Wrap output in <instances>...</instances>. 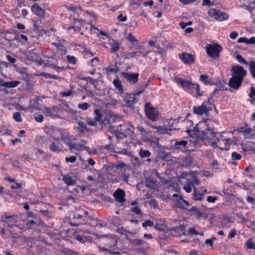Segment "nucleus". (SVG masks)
I'll use <instances>...</instances> for the list:
<instances>
[{
  "label": "nucleus",
  "instance_id": "f257e3e1",
  "mask_svg": "<svg viewBox=\"0 0 255 255\" xmlns=\"http://www.w3.org/2000/svg\"><path fill=\"white\" fill-rule=\"evenodd\" d=\"M104 247H99L100 251H105L111 254H120L117 247L118 239L115 235L103 236L101 239Z\"/></svg>",
  "mask_w": 255,
  "mask_h": 255
},
{
  "label": "nucleus",
  "instance_id": "f03ea898",
  "mask_svg": "<svg viewBox=\"0 0 255 255\" xmlns=\"http://www.w3.org/2000/svg\"><path fill=\"white\" fill-rule=\"evenodd\" d=\"M197 138L202 141L207 140L211 146L213 148L218 147L217 143L219 141V139L216 136V133L212 128L199 131L197 134Z\"/></svg>",
  "mask_w": 255,
  "mask_h": 255
},
{
  "label": "nucleus",
  "instance_id": "7ed1b4c3",
  "mask_svg": "<svg viewBox=\"0 0 255 255\" xmlns=\"http://www.w3.org/2000/svg\"><path fill=\"white\" fill-rule=\"evenodd\" d=\"M150 80H148L145 85H142L140 88V90L135 91L132 94H126L127 96L124 97V102L125 105L130 108H133L134 106L138 102V99L136 96L141 94L148 86Z\"/></svg>",
  "mask_w": 255,
  "mask_h": 255
},
{
  "label": "nucleus",
  "instance_id": "20e7f679",
  "mask_svg": "<svg viewBox=\"0 0 255 255\" xmlns=\"http://www.w3.org/2000/svg\"><path fill=\"white\" fill-rule=\"evenodd\" d=\"M88 215L87 211L75 212L73 219L70 222V224L73 226H77L85 223L88 220Z\"/></svg>",
  "mask_w": 255,
  "mask_h": 255
},
{
  "label": "nucleus",
  "instance_id": "39448f33",
  "mask_svg": "<svg viewBox=\"0 0 255 255\" xmlns=\"http://www.w3.org/2000/svg\"><path fill=\"white\" fill-rule=\"evenodd\" d=\"M212 97H209L208 101H205L200 106L193 107V112L198 115L207 114L212 110V106H214L211 102Z\"/></svg>",
  "mask_w": 255,
  "mask_h": 255
},
{
  "label": "nucleus",
  "instance_id": "423d86ee",
  "mask_svg": "<svg viewBox=\"0 0 255 255\" xmlns=\"http://www.w3.org/2000/svg\"><path fill=\"white\" fill-rule=\"evenodd\" d=\"M76 140V139L75 138L71 135H70L66 132L64 136H63L62 139L61 140L64 144L68 145L70 151H73L74 150H79L83 149L84 148L83 147H84V146L74 143V141Z\"/></svg>",
  "mask_w": 255,
  "mask_h": 255
},
{
  "label": "nucleus",
  "instance_id": "0eeeda50",
  "mask_svg": "<svg viewBox=\"0 0 255 255\" xmlns=\"http://www.w3.org/2000/svg\"><path fill=\"white\" fill-rule=\"evenodd\" d=\"M222 50V47L217 43L209 44L206 45L207 54L214 59H217L219 57V54Z\"/></svg>",
  "mask_w": 255,
  "mask_h": 255
},
{
  "label": "nucleus",
  "instance_id": "6e6552de",
  "mask_svg": "<svg viewBox=\"0 0 255 255\" xmlns=\"http://www.w3.org/2000/svg\"><path fill=\"white\" fill-rule=\"evenodd\" d=\"M144 110L147 118L152 121L158 119V113L150 103H146L144 106Z\"/></svg>",
  "mask_w": 255,
  "mask_h": 255
},
{
  "label": "nucleus",
  "instance_id": "1a4fd4ad",
  "mask_svg": "<svg viewBox=\"0 0 255 255\" xmlns=\"http://www.w3.org/2000/svg\"><path fill=\"white\" fill-rule=\"evenodd\" d=\"M208 13L210 17L219 21L226 20L228 18V15L226 13L216 8L210 9L208 11Z\"/></svg>",
  "mask_w": 255,
  "mask_h": 255
},
{
  "label": "nucleus",
  "instance_id": "9d476101",
  "mask_svg": "<svg viewBox=\"0 0 255 255\" xmlns=\"http://www.w3.org/2000/svg\"><path fill=\"white\" fill-rule=\"evenodd\" d=\"M68 106L67 104L59 105L58 106L53 107V117H57L61 119H66L67 117V110Z\"/></svg>",
  "mask_w": 255,
  "mask_h": 255
},
{
  "label": "nucleus",
  "instance_id": "9b49d317",
  "mask_svg": "<svg viewBox=\"0 0 255 255\" xmlns=\"http://www.w3.org/2000/svg\"><path fill=\"white\" fill-rule=\"evenodd\" d=\"M232 76L243 80L244 77L247 75V71L243 67L240 66H234L231 69Z\"/></svg>",
  "mask_w": 255,
  "mask_h": 255
},
{
  "label": "nucleus",
  "instance_id": "f8f14e48",
  "mask_svg": "<svg viewBox=\"0 0 255 255\" xmlns=\"http://www.w3.org/2000/svg\"><path fill=\"white\" fill-rule=\"evenodd\" d=\"M173 81L177 84L180 85L184 90L187 91H188L194 86V84L187 80H183L180 78L176 77L174 79Z\"/></svg>",
  "mask_w": 255,
  "mask_h": 255
},
{
  "label": "nucleus",
  "instance_id": "ddd939ff",
  "mask_svg": "<svg viewBox=\"0 0 255 255\" xmlns=\"http://www.w3.org/2000/svg\"><path fill=\"white\" fill-rule=\"evenodd\" d=\"M130 129L128 125L126 124L125 123L120 124L117 127H116V131L117 132V135H116V137L117 139L120 138V135H124L126 137V134L128 133V130Z\"/></svg>",
  "mask_w": 255,
  "mask_h": 255
},
{
  "label": "nucleus",
  "instance_id": "4468645a",
  "mask_svg": "<svg viewBox=\"0 0 255 255\" xmlns=\"http://www.w3.org/2000/svg\"><path fill=\"white\" fill-rule=\"evenodd\" d=\"M121 75L127 81L132 84H136L138 80V73H128L125 72H121Z\"/></svg>",
  "mask_w": 255,
  "mask_h": 255
},
{
  "label": "nucleus",
  "instance_id": "2eb2a0df",
  "mask_svg": "<svg viewBox=\"0 0 255 255\" xmlns=\"http://www.w3.org/2000/svg\"><path fill=\"white\" fill-rule=\"evenodd\" d=\"M179 57L185 64H192L194 63L195 59L194 55L187 52H183L179 54Z\"/></svg>",
  "mask_w": 255,
  "mask_h": 255
},
{
  "label": "nucleus",
  "instance_id": "dca6fc26",
  "mask_svg": "<svg viewBox=\"0 0 255 255\" xmlns=\"http://www.w3.org/2000/svg\"><path fill=\"white\" fill-rule=\"evenodd\" d=\"M67 110V117L66 119L71 121L73 122L79 120L80 113L76 110H73L69 106Z\"/></svg>",
  "mask_w": 255,
  "mask_h": 255
},
{
  "label": "nucleus",
  "instance_id": "f3484780",
  "mask_svg": "<svg viewBox=\"0 0 255 255\" xmlns=\"http://www.w3.org/2000/svg\"><path fill=\"white\" fill-rule=\"evenodd\" d=\"M0 232L6 238L18 239L19 238V235L18 234L13 232L10 227L9 228L2 229Z\"/></svg>",
  "mask_w": 255,
  "mask_h": 255
},
{
  "label": "nucleus",
  "instance_id": "a211bd4d",
  "mask_svg": "<svg viewBox=\"0 0 255 255\" xmlns=\"http://www.w3.org/2000/svg\"><path fill=\"white\" fill-rule=\"evenodd\" d=\"M88 233L87 231L80 230L79 232L77 231L75 232L74 237L76 240L80 243H84L88 241V238L86 236V235Z\"/></svg>",
  "mask_w": 255,
  "mask_h": 255
},
{
  "label": "nucleus",
  "instance_id": "6ab92c4d",
  "mask_svg": "<svg viewBox=\"0 0 255 255\" xmlns=\"http://www.w3.org/2000/svg\"><path fill=\"white\" fill-rule=\"evenodd\" d=\"M125 192L121 189H118L114 193V197L116 200L119 203H123L126 201L125 199Z\"/></svg>",
  "mask_w": 255,
  "mask_h": 255
},
{
  "label": "nucleus",
  "instance_id": "aec40b11",
  "mask_svg": "<svg viewBox=\"0 0 255 255\" xmlns=\"http://www.w3.org/2000/svg\"><path fill=\"white\" fill-rule=\"evenodd\" d=\"M243 81L240 79L232 76L229 80V85L233 89H238L241 86Z\"/></svg>",
  "mask_w": 255,
  "mask_h": 255
},
{
  "label": "nucleus",
  "instance_id": "412c9836",
  "mask_svg": "<svg viewBox=\"0 0 255 255\" xmlns=\"http://www.w3.org/2000/svg\"><path fill=\"white\" fill-rule=\"evenodd\" d=\"M31 9L32 12L40 17H44L45 16V10L40 7L39 5L35 3L33 4V5L31 7Z\"/></svg>",
  "mask_w": 255,
  "mask_h": 255
},
{
  "label": "nucleus",
  "instance_id": "4be33fe9",
  "mask_svg": "<svg viewBox=\"0 0 255 255\" xmlns=\"http://www.w3.org/2000/svg\"><path fill=\"white\" fill-rule=\"evenodd\" d=\"M150 50H145V49H143L142 51H137L134 52H131L128 54H127L126 58H131L135 57L136 56H139L141 55H142L143 56H145L147 55Z\"/></svg>",
  "mask_w": 255,
  "mask_h": 255
},
{
  "label": "nucleus",
  "instance_id": "5701e85b",
  "mask_svg": "<svg viewBox=\"0 0 255 255\" xmlns=\"http://www.w3.org/2000/svg\"><path fill=\"white\" fill-rule=\"evenodd\" d=\"M83 118L80 117L78 122V126L76 128L78 131L81 133H85L89 131L88 128L86 126V123L83 121Z\"/></svg>",
  "mask_w": 255,
  "mask_h": 255
},
{
  "label": "nucleus",
  "instance_id": "b1692460",
  "mask_svg": "<svg viewBox=\"0 0 255 255\" xmlns=\"http://www.w3.org/2000/svg\"><path fill=\"white\" fill-rule=\"evenodd\" d=\"M94 120L96 121V122H98L101 124H105V122L107 121L108 123H109L110 121L107 117L105 118L104 120L102 119V115L100 111L98 109H96L94 110Z\"/></svg>",
  "mask_w": 255,
  "mask_h": 255
},
{
  "label": "nucleus",
  "instance_id": "393cba45",
  "mask_svg": "<svg viewBox=\"0 0 255 255\" xmlns=\"http://www.w3.org/2000/svg\"><path fill=\"white\" fill-rule=\"evenodd\" d=\"M66 133L64 130L55 129L52 131V136L56 140H59V139L62 140L63 136H64Z\"/></svg>",
  "mask_w": 255,
  "mask_h": 255
},
{
  "label": "nucleus",
  "instance_id": "a878e982",
  "mask_svg": "<svg viewBox=\"0 0 255 255\" xmlns=\"http://www.w3.org/2000/svg\"><path fill=\"white\" fill-rule=\"evenodd\" d=\"M225 85L226 82L225 81H219L218 83L217 84V87L215 88L213 92L210 95V97H212V98L217 91H224L227 90V89L225 87Z\"/></svg>",
  "mask_w": 255,
  "mask_h": 255
},
{
  "label": "nucleus",
  "instance_id": "bb28decb",
  "mask_svg": "<svg viewBox=\"0 0 255 255\" xmlns=\"http://www.w3.org/2000/svg\"><path fill=\"white\" fill-rule=\"evenodd\" d=\"M62 180L67 186H72L76 184V180L69 174L63 175Z\"/></svg>",
  "mask_w": 255,
  "mask_h": 255
},
{
  "label": "nucleus",
  "instance_id": "cd10ccee",
  "mask_svg": "<svg viewBox=\"0 0 255 255\" xmlns=\"http://www.w3.org/2000/svg\"><path fill=\"white\" fill-rule=\"evenodd\" d=\"M113 84L116 90L118 91L119 94L121 95L124 94V87L119 78L115 79L113 81Z\"/></svg>",
  "mask_w": 255,
  "mask_h": 255
},
{
  "label": "nucleus",
  "instance_id": "c85d7f7f",
  "mask_svg": "<svg viewBox=\"0 0 255 255\" xmlns=\"http://www.w3.org/2000/svg\"><path fill=\"white\" fill-rule=\"evenodd\" d=\"M153 227L155 229L161 231H164L166 228L164 221L162 220H156L155 223H154Z\"/></svg>",
  "mask_w": 255,
  "mask_h": 255
},
{
  "label": "nucleus",
  "instance_id": "c756f323",
  "mask_svg": "<svg viewBox=\"0 0 255 255\" xmlns=\"http://www.w3.org/2000/svg\"><path fill=\"white\" fill-rule=\"evenodd\" d=\"M109 44L111 46L110 50L112 53L117 52L120 48V43L114 39L111 40L109 42Z\"/></svg>",
  "mask_w": 255,
  "mask_h": 255
},
{
  "label": "nucleus",
  "instance_id": "7c9ffc66",
  "mask_svg": "<svg viewBox=\"0 0 255 255\" xmlns=\"http://www.w3.org/2000/svg\"><path fill=\"white\" fill-rule=\"evenodd\" d=\"M136 202H132L131 203V207H130V210L132 212L135 213L136 215H138L139 217L141 216L142 212L140 208L136 205Z\"/></svg>",
  "mask_w": 255,
  "mask_h": 255
},
{
  "label": "nucleus",
  "instance_id": "2f4dec72",
  "mask_svg": "<svg viewBox=\"0 0 255 255\" xmlns=\"http://www.w3.org/2000/svg\"><path fill=\"white\" fill-rule=\"evenodd\" d=\"M187 143L188 142L186 140L177 141L174 143V147L176 149H182L186 147Z\"/></svg>",
  "mask_w": 255,
  "mask_h": 255
},
{
  "label": "nucleus",
  "instance_id": "473e14b6",
  "mask_svg": "<svg viewBox=\"0 0 255 255\" xmlns=\"http://www.w3.org/2000/svg\"><path fill=\"white\" fill-rule=\"evenodd\" d=\"M172 231L177 233L180 236L186 235L185 227L183 225H180L178 227H174L172 228Z\"/></svg>",
  "mask_w": 255,
  "mask_h": 255
},
{
  "label": "nucleus",
  "instance_id": "72a5a7b5",
  "mask_svg": "<svg viewBox=\"0 0 255 255\" xmlns=\"http://www.w3.org/2000/svg\"><path fill=\"white\" fill-rule=\"evenodd\" d=\"M20 83V82L18 81L5 82V83L4 84V87L8 88H14L18 86Z\"/></svg>",
  "mask_w": 255,
  "mask_h": 255
},
{
  "label": "nucleus",
  "instance_id": "f704fd0d",
  "mask_svg": "<svg viewBox=\"0 0 255 255\" xmlns=\"http://www.w3.org/2000/svg\"><path fill=\"white\" fill-rule=\"evenodd\" d=\"M49 149L51 151L53 152H60L62 151L60 147L56 144L55 142H52L49 146Z\"/></svg>",
  "mask_w": 255,
  "mask_h": 255
},
{
  "label": "nucleus",
  "instance_id": "c9c22d12",
  "mask_svg": "<svg viewBox=\"0 0 255 255\" xmlns=\"http://www.w3.org/2000/svg\"><path fill=\"white\" fill-rule=\"evenodd\" d=\"M53 107L52 108H44L43 113L47 117H53Z\"/></svg>",
  "mask_w": 255,
  "mask_h": 255
},
{
  "label": "nucleus",
  "instance_id": "e433bc0d",
  "mask_svg": "<svg viewBox=\"0 0 255 255\" xmlns=\"http://www.w3.org/2000/svg\"><path fill=\"white\" fill-rule=\"evenodd\" d=\"M139 155L142 158L149 157L151 155V153L147 150L140 149Z\"/></svg>",
  "mask_w": 255,
  "mask_h": 255
},
{
  "label": "nucleus",
  "instance_id": "4c0bfd02",
  "mask_svg": "<svg viewBox=\"0 0 255 255\" xmlns=\"http://www.w3.org/2000/svg\"><path fill=\"white\" fill-rule=\"evenodd\" d=\"M193 199L194 200L201 201L202 200L204 194L200 193L194 190L193 193Z\"/></svg>",
  "mask_w": 255,
  "mask_h": 255
},
{
  "label": "nucleus",
  "instance_id": "58836bf2",
  "mask_svg": "<svg viewBox=\"0 0 255 255\" xmlns=\"http://www.w3.org/2000/svg\"><path fill=\"white\" fill-rule=\"evenodd\" d=\"M250 71L252 76L255 78V61H252L249 64Z\"/></svg>",
  "mask_w": 255,
  "mask_h": 255
},
{
  "label": "nucleus",
  "instance_id": "ea45409f",
  "mask_svg": "<svg viewBox=\"0 0 255 255\" xmlns=\"http://www.w3.org/2000/svg\"><path fill=\"white\" fill-rule=\"evenodd\" d=\"M253 129L251 128H247L244 130V135L247 137H251L252 136L254 135Z\"/></svg>",
  "mask_w": 255,
  "mask_h": 255
},
{
  "label": "nucleus",
  "instance_id": "a19ab883",
  "mask_svg": "<svg viewBox=\"0 0 255 255\" xmlns=\"http://www.w3.org/2000/svg\"><path fill=\"white\" fill-rule=\"evenodd\" d=\"M200 80L203 82L205 85H208L210 83V80L206 75H201L200 77Z\"/></svg>",
  "mask_w": 255,
  "mask_h": 255
},
{
  "label": "nucleus",
  "instance_id": "79ce46f5",
  "mask_svg": "<svg viewBox=\"0 0 255 255\" xmlns=\"http://www.w3.org/2000/svg\"><path fill=\"white\" fill-rule=\"evenodd\" d=\"M71 90L67 91L61 92L60 93V95L62 97H68L71 96L72 94H73V92L72 91V89H73V87L72 85L70 86Z\"/></svg>",
  "mask_w": 255,
  "mask_h": 255
},
{
  "label": "nucleus",
  "instance_id": "37998d69",
  "mask_svg": "<svg viewBox=\"0 0 255 255\" xmlns=\"http://www.w3.org/2000/svg\"><path fill=\"white\" fill-rule=\"evenodd\" d=\"M151 144H153L157 147L158 148H160V145L159 143V138L157 137L152 138L150 141Z\"/></svg>",
  "mask_w": 255,
  "mask_h": 255
},
{
  "label": "nucleus",
  "instance_id": "c03bdc74",
  "mask_svg": "<svg viewBox=\"0 0 255 255\" xmlns=\"http://www.w3.org/2000/svg\"><path fill=\"white\" fill-rule=\"evenodd\" d=\"M250 97L251 99V102L253 103L255 101V88L254 87L250 88V93L249 94Z\"/></svg>",
  "mask_w": 255,
  "mask_h": 255
},
{
  "label": "nucleus",
  "instance_id": "a18cd8bd",
  "mask_svg": "<svg viewBox=\"0 0 255 255\" xmlns=\"http://www.w3.org/2000/svg\"><path fill=\"white\" fill-rule=\"evenodd\" d=\"M13 119L17 122H21L22 120L21 117V115L19 112H15L13 114Z\"/></svg>",
  "mask_w": 255,
  "mask_h": 255
},
{
  "label": "nucleus",
  "instance_id": "49530a36",
  "mask_svg": "<svg viewBox=\"0 0 255 255\" xmlns=\"http://www.w3.org/2000/svg\"><path fill=\"white\" fill-rule=\"evenodd\" d=\"M68 9L70 11H72L76 13H78L79 12L81 11V8L79 5H78V6H73V5L70 6L68 7Z\"/></svg>",
  "mask_w": 255,
  "mask_h": 255
},
{
  "label": "nucleus",
  "instance_id": "de8ad7c7",
  "mask_svg": "<svg viewBox=\"0 0 255 255\" xmlns=\"http://www.w3.org/2000/svg\"><path fill=\"white\" fill-rule=\"evenodd\" d=\"M90 107V104L86 102L82 104H79L78 105V107L83 111L87 110Z\"/></svg>",
  "mask_w": 255,
  "mask_h": 255
},
{
  "label": "nucleus",
  "instance_id": "09e8293b",
  "mask_svg": "<svg viewBox=\"0 0 255 255\" xmlns=\"http://www.w3.org/2000/svg\"><path fill=\"white\" fill-rule=\"evenodd\" d=\"M242 158V155L237 153V152H233L232 153V159L233 160H238L241 159Z\"/></svg>",
  "mask_w": 255,
  "mask_h": 255
},
{
  "label": "nucleus",
  "instance_id": "8fccbe9b",
  "mask_svg": "<svg viewBox=\"0 0 255 255\" xmlns=\"http://www.w3.org/2000/svg\"><path fill=\"white\" fill-rule=\"evenodd\" d=\"M192 88H194L196 91V97L198 96H202L203 95V93L200 91V87L199 85L195 84L194 87Z\"/></svg>",
  "mask_w": 255,
  "mask_h": 255
},
{
  "label": "nucleus",
  "instance_id": "3c124183",
  "mask_svg": "<svg viewBox=\"0 0 255 255\" xmlns=\"http://www.w3.org/2000/svg\"><path fill=\"white\" fill-rule=\"evenodd\" d=\"M154 225V222L150 221V220H146L142 224V226L143 228L146 227H152Z\"/></svg>",
  "mask_w": 255,
  "mask_h": 255
},
{
  "label": "nucleus",
  "instance_id": "603ef678",
  "mask_svg": "<svg viewBox=\"0 0 255 255\" xmlns=\"http://www.w3.org/2000/svg\"><path fill=\"white\" fill-rule=\"evenodd\" d=\"M192 182L189 181L183 187L184 189L187 193H190L192 191Z\"/></svg>",
  "mask_w": 255,
  "mask_h": 255
},
{
  "label": "nucleus",
  "instance_id": "864d4df0",
  "mask_svg": "<svg viewBox=\"0 0 255 255\" xmlns=\"http://www.w3.org/2000/svg\"><path fill=\"white\" fill-rule=\"evenodd\" d=\"M67 60L71 64H76V58L73 56L68 55L67 56Z\"/></svg>",
  "mask_w": 255,
  "mask_h": 255
},
{
  "label": "nucleus",
  "instance_id": "5fc2aeb1",
  "mask_svg": "<svg viewBox=\"0 0 255 255\" xmlns=\"http://www.w3.org/2000/svg\"><path fill=\"white\" fill-rule=\"evenodd\" d=\"M77 157L76 156L72 155L70 157H66L65 158V161L66 162L75 163L76 161Z\"/></svg>",
  "mask_w": 255,
  "mask_h": 255
},
{
  "label": "nucleus",
  "instance_id": "6e6d98bb",
  "mask_svg": "<svg viewBox=\"0 0 255 255\" xmlns=\"http://www.w3.org/2000/svg\"><path fill=\"white\" fill-rule=\"evenodd\" d=\"M252 4V3L251 2H250L248 5L243 4L241 6V7H244L246 10H248L251 13L253 10L254 9V7L251 6Z\"/></svg>",
  "mask_w": 255,
  "mask_h": 255
},
{
  "label": "nucleus",
  "instance_id": "4d7b16f0",
  "mask_svg": "<svg viewBox=\"0 0 255 255\" xmlns=\"http://www.w3.org/2000/svg\"><path fill=\"white\" fill-rule=\"evenodd\" d=\"M246 246L247 249H255V244L252 241L248 240L246 243Z\"/></svg>",
  "mask_w": 255,
  "mask_h": 255
},
{
  "label": "nucleus",
  "instance_id": "13d9d810",
  "mask_svg": "<svg viewBox=\"0 0 255 255\" xmlns=\"http://www.w3.org/2000/svg\"><path fill=\"white\" fill-rule=\"evenodd\" d=\"M198 231L196 230L194 228H190L188 229V232L186 233V235H198Z\"/></svg>",
  "mask_w": 255,
  "mask_h": 255
},
{
  "label": "nucleus",
  "instance_id": "bf43d9fd",
  "mask_svg": "<svg viewBox=\"0 0 255 255\" xmlns=\"http://www.w3.org/2000/svg\"><path fill=\"white\" fill-rule=\"evenodd\" d=\"M236 59L238 60V61L243 64H247V62L246 60L243 57V56L240 54H238L236 56Z\"/></svg>",
  "mask_w": 255,
  "mask_h": 255
},
{
  "label": "nucleus",
  "instance_id": "052dcab7",
  "mask_svg": "<svg viewBox=\"0 0 255 255\" xmlns=\"http://www.w3.org/2000/svg\"><path fill=\"white\" fill-rule=\"evenodd\" d=\"M127 39L130 42H135L136 41V39L135 37L131 33H129L127 36Z\"/></svg>",
  "mask_w": 255,
  "mask_h": 255
},
{
  "label": "nucleus",
  "instance_id": "680f3d73",
  "mask_svg": "<svg viewBox=\"0 0 255 255\" xmlns=\"http://www.w3.org/2000/svg\"><path fill=\"white\" fill-rule=\"evenodd\" d=\"M82 80L87 82H89L92 84H94L95 83V79H93L92 78L90 77H83V78H82Z\"/></svg>",
  "mask_w": 255,
  "mask_h": 255
},
{
  "label": "nucleus",
  "instance_id": "e2e57ef3",
  "mask_svg": "<svg viewBox=\"0 0 255 255\" xmlns=\"http://www.w3.org/2000/svg\"><path fill=\"white\" fill-rule=\"evenodd\" d=\"M41 23V20H40V22L38 21H35L33 25V29L34 31H36L38 32L39 30L40 29L39 24Z\"/></svg>",
  "mask_w": 255,
  "mask_h": 255
},
{
  "label": "nucleus",
  "instance_id": "0e129e2a",
  "mask_svg": "<svg viewBox=\"0 0 255 255\" xmlns=\"http://www.w3.org/2000/svg\"><path fill=\"white\" fill-rule=\"evenodd\" d=\"M134 243L136 245H139V246H143L145 244H146V242L142 240H139V239H135L134 240Z\"/></svg>",
  "mask_w": 255,
  "mask_h": 255
},
{
  "label": "nucleus",
  "instance_id": "69168bd1",
  "mask_svg": "<svg viewBox=\"0 0 255 255\" xmlns=\"http://www.w3.org/2000/svg\"><path fill=\"white\" fill-rule=\"evenodd\" d=\"M218 199L216 196H209L207 197V200L209 203H214Z\"/></svg>",
  "mask_w": 255,
  "mask_h": 255
},
{
  "label": "nucleus",
  "instance_id": "338daca9",
  "mask_svg": "<svg viewBox=\"0 0 255 255\" xmlns=\"http://www.w3.org/2000/svg\"><path fill=\"white\" fill-rule=\"evenodd\" d=\"M40 212L45 217H50V213L47 210H40Z\"/></svg>",
  "mask_w": 255,
  "mask_h": 255
},
{
  "label": "nucleus",
  "instance_id": "774afa93",
  "mask_svg": "<svg viewBox=\"0 0 255 255\" xmlns=\"http://www.w3.org/2000/svg\"><path fill=\"white\" fill-rule=\"evenodd\" d=\"M87 122L90 126H95L97 124V122L95 120H92L90 118L87 119Z\"/></svg>",
  "mask_w": 255,
  "mask_h": 255
}]
</instances>
